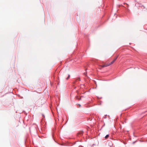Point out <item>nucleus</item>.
I'll list each match as a JSON object with an SVG mask.
<instances>
[{"label": "nucleus", "mask_w": 147, "mask_h": 147, "mask_svg": "<svg viewBox=\"0 0 147 147\" xmlns=\"http://www.w3.org/2000/svg\"><path fill=\"white\" fill-rule=\"evenodd\" d=\"M116 58L114 60H113V61H112L111 62V63H107V64H106L107 65V66H109L110 65H111L113 64L114 62L116 60Z\"/></svg>", "instance_id": "1"}, {"label": "nucleus", "mask_w": 147, "mask_h": 147, "mask_svg": "<svg viewBox=\"0 0 147 147\" xmlns=\"http://www.w3.org/2000/svg\"><path fill=\"white\" fill-rule=\"evenodd\" d=\"M109 142V145L111 147L113 145L111 141L108 142Z\"/></svg>", "instance_id": "2"}, {"label": "nucleus", "mask_w": 147, "mask_h": 147, "mask_svg": "<svg viewBox=\"0 0 147 147\" xmlns=\"http://www.w3.org/2000/svg\"><path fill=\"white\" fill-rule=\"evenodd\" d=\"M83 131H80V132H79L78 134H80L81 135H82L83 134Z\"/></svg>", "instance_id": "3"}, {"label": "nucleus", "mask_w": 147, "mask_h": 147, "mask_svg": "<svg viewBox=\"0 0 147 147\" xmlns=\"http://www.w3.org/2000/svg\"><path fill=\"white\" fill-rule=\"evenodd\" d=\"M109 134H107V135L105 137V138L106 139H107L108 137H109Z\"/></svg>", "instance_id": "4"}, {"label": "nucleus", "mask_w": 147, "mask_h": 147, "mask_svg": "<svg viewBox=\"0 0 147 147\" xmlns=\"http://www.w3.org/2000/svg\"><path fill=\"white\" fill-rule=\"evenodd\" d=\"M107 67V65L106 64L102 65V67Z\"/></svg>", "instance_id": "5"}, {"label": "nucleus", "mask_w": 147, "mask_h": 147, "mask_svg": "<svg viewBox=\"0 0 147 147\" xmlns=\"http://www.w3.org/2000/svg\"><path fill=\"white\" fill-rule=\"evenodd\" d=\"M69 77H70V75H68V77L66 78V80H68V79L69 78Z\"/></svg>", "instance_id": "6"}, {"label": "nucleus", "mask_w": 147, "mask_h": 147, "mask_svg": "<svg viewBox=\"0 0 147 147\" xmlns=\"http://www.w3.org/2000/svg\"><path fill=\"white\" fill-rule=\"evenodd\" d=\"M77 99H79V100H80V99H79V98H77Z\"/></svg>", "instance_id": "7"}, {"label": "nucleus", "mask_w": 147, "mask_h": 147, "mask_svg": "<svg viewBox=\"0 0 147 147\" xmlns=\"http://www.w3.org/2000/svg\"><path fill=\"white\" fill-rule=\"evenodd\" d=\"M79 106H80L81 105L80 104H79Z\"/></svg>", "instance_id": "8"}, {"label": "nucleus", "mask_w": 147, "mask_h": 147, "mask_svg": "<svg viewBox=\"0 0 147 147\" xmlns=\"http://www.w3.org/2000/svg\"><path fill=\"white\" fill-rule=\"evenodd\" d=\"M43 116L44 117H45V116L43 115Z\"/></svg>", "instance_id": "9"}]
</instances>
